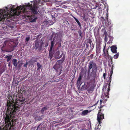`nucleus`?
Returning a JSON list of instances; mask_svg holds the SVG:
<instances>
[{"instance_id":"1","label":"nucleus","mask_w":130,"mask_h":130,"mask_svg":"<svg viewBox=\"0 0 130 130\" xmlns=\"http://www.w3.org/2000/svg\"><path fill=\"white\" fill-rule=\"evenodd\" d=\"M25 100V98L23 97H20L19 100L17 101L14 104L9 102L7 103V109L6 112V116L5 118V125L3 128L0 127V130H15V126L17 119H14L15 112L19 111L21 105Z\"/></svg>"},{"instance_id":"2","label":"nucleus","mask_w":130,"mask_h":130,"mask_svg":"<svg viewBox=\"0 0 130 130\" xmlns=\"http://www.w3.org/2000/svg\"><path fill=\"white\" fill-rule=\"evenodd\" d=\"M23 13L25 16L29 17V14H32L31 18L32 19V21L33 22H35L37 19V14H39L36 7L29 3H28V5L24 8Z\"/></svg>"},{"instance_id":"3","label":"nucleus","mask_w":130,"mask_h":130,"mask_svg":"<svg viewBox=\"0 0 130 130\" xmlns=\"http://www.w3.org/2000/svg\"><path fill=\"white\" fill-rule=\"evenodd\" d=\"M98 65L94 61H90L88 63V72L90 73L91 80L94 81L95 79L97 71L98 70Z\"/></svg>"},{"instance_id":"4","label":"nucleus","mask_w":130,"mask_h":130,"mask_svg":"<svg viewBox=\"0 0 130 130\" xmlns=\"http://www.w3.org/2000/svg\"><path fill=\"white\" fill-rule=\"evenodd\" d=\"M5 9H1L0 10V21H4L5 19H11L14 16L11 14V11L13 8H10V11L8 12V8L7 7H5Z\"/></svg>"},{"instance_id":"5","label":"nucleus","mask_w":130,"mask_h":130,"mask_svg":"<svg viewBox=\"0 0 130 130\" xmlns=\"http://www.w3.org/2000/svg\"><path fill=\"white\" fill-rule=\"evenodd\" d=\"M65 58L64 55L61 59L57 61L56 62V64L53 66V68L55 70L56 75L57 76L61 74V71H62V66L61 64L64 60Z\"/></svg>"},{"instance_id":"6","label":"nucleus","mask_w":130,"mask_h":130,"mask_svg":"<svg viewBox=\"0 0 130 130\" xmlns=\"http://www.w3.org/2000/svg\"><path fill=\"white\" fill-rule=\"evenodd\" d=\"M113 71V70L111 71V70H110V73H111V74L110 77L109 78V79H108V81H107L108 82L107 83H108V87L107 92L106 93L105 92L104 93V94H103V95H102V96L101 97L102 98V99H103V100L104 99V96L107 98H109V91L110 90V83L111 80V76L112 75Z\"/></svg>"},{"instance_id":"7","label":"nucleus","mask_w":130,"mask_h":130,"mask_svg":"<svg viewBox=\"0 0 130 130\" xmlns=\"http://www.w3.org/2000/svg\"><path fill=\"white\" fill-rule=\"evenodd\" d=\"M6 44L8 45V49L4 51L7 52H9L13 51L14 50V48L17 45L16 43L12 41H7L6 42Z\"/></svg>"},{"instance_id":"8","label":"nucleus","mask_w":130,"mask_h":130,"mask_svg":"<svg viewBox=\"0 0 130 130\" xmlns=\"http://www.w3.org/2000/svg\"><path fill=\"white\" fill-rule=\"evenodd\" d=\"M102 109H101L97 115V120L99 124L101 123V121L104 119V114L102 113Z\"/></svg>"},{"instance_id":"9","label":"nucleus","mask_w":130,"mask_h":130,"mask_svg":"<svg viewBox=\"0 0 130 130\" xmlns=\"http://www.w3.org/2000/svg\"><path fill=\"white\" fill-rule=\"evenodd\" d=\"M86 89L89 93L92 92L94 89V87L90 82H87L86 86Z\"/></svg>"},{"instance_id":"10","label":"nucleus","mask_w":130,"mask_h":130,"mask_svg":"<svg viewBox=\"0 0 130 130\" xmlns=\"http://www.w3.org/2000/svg\"><path fill=\"white\" fill-rule=\"evenodd\" d=\"M51 104L50 103H48L46 105L42 107L40 111V112L42 114H43L44 111H45L48 110V108L51 107Z\"/></svg>"},{"instance_id":"11","label":"nucleus","mask_w":130,"mask_h":130,"mask_svg":"<svg viewBox=\"0 0 130 130\" xmlns=\"http://www.w3.org/2000/svg\"><path fill=\"white\" fill-rule=\"evenodd\" d=\"M113 57H111L110 58V59L108 61V65L109 67H111V71L113 70V67H114L113 62Z\"/></svg>"},{"instance_id":"12","label":"nucleus","mask_w":130,"mask_h":130,"mask_svg":"<svg viewBox=\"0 0 130 130\" xmlns=\"http://www.w3.org/2000/svg\"><path fill=\"white\" fill-rule=\"evenodd\" d=\"M54 53V50H53V49H50L49 51V56L48 57V58H50V61L52 60V59Z\"/></svg>"},{"instance_id":"13","label":"nucleus","mask_w":130,"mask_h":130,"mask_svg":"<svg viewBox=\"0 0 130 130\" xmlns=\"http://www.w3.org/2000/svg\"><path fill=\"white\" fill-rule=\"evenodd\" d=\"M83 77V74L80 73L79 74V77L77 79V84L78 85H80L82 83H81V80L82 78Z\"/></svg>"},{"instance_id":"14","label":"nucleus","mask_w":130,"mask_h":130,"mask_svg":"<svg viewBox=\"0 0 130 130\" xmlns=\"http://www.w3.org/2000/svg\"><path fill=\"white\" fill-rule=\"evenodd\" d=\"M105 46L103 48V54L104 56L106 58H107V57H108V58H109V57L110 56H109V54L108 53V51L107 50L106 51V53L105 52Z\"/></svg>"},{"instance_id":"15","label":"nucleus","mask_w":130,"mask_h":130,"mask_svg":"<svg viewBox=\"0 0 130 130\" xmlns=\"http://www.w3.org/2000/svg\"><path fill=\"white\" fill-rule=\"evenodd\" d=\"M111 52L114 53H116L117 52V48L116 45H113L110 47Z\"/></svg>"},{"instance_id":"16","label":"nucleus","mask_w":130,"mask_h":130,"mask_svg":"<svg viewBox=\"0 0 130 130\" xmlns=\"http://www.w3.org/2000/svg\"><path fill=\"white\" fill-rule=\"evenodd\" d=\"M81 17H82L84 21H88V17L84 13L82 14L81 15Z\"/></svg>"},{"instance_id":"17","label":"nucleus","mask_w":130,"mask_h":130,"mask_svg":"<svg viewBox=\"0 0 130 130\" xmlns=\"http://www.w3.org/2000/svg\"><path fill=\"white\" fill-rule=\"evenodd\" d=\"M90 112V111H89L88 110H85L82 112L81 115H82L85 116L87 115L89 112Z\"/></svg>"},{"instance_id":"18","label":"nucleus","mask_w":130,"mask_h":130,"mask_svg":"<svg viewBox=\"0 0 130 130\" xmlns=\"http://www.w3.org/2000/svg\"><path fill=\"white\" fill-rule=\"evenodd\" d=\"M50 0H37L36 1V3L38 4L41 3H42L44 2H48Z\"/></svg>"},{"instance_id":"19","label":"nucleus","mask_w":130,"mask_h":130,"mask_svg":"<svg viewBox=\"0 0 130 130\" xmlns=\"http://www.w3.org/2000/svg\"><path fill=\"white\" fill-rule=\"evenodd\" d=\"M12 57V55H7L5 57V58L7 59V61L8 62L11 59Z\"/></svg>"},{"instance_id":"20","label":"nucleus","mask_w":130,"mask_h":130,"mask_svg":"<svg viewBox=\"0 0 130 130\" xmlns=\"http://www.w3.org/2000/svg\"><path fill=\"white\" fill-rule=\"evenodd\" d=\"M72 17L75 20L77 24H78L79 27H81L82 26L81 24L78 21V20L74 17L73 16Z\"/></svg>"},{"instance_id":"21","label":"nucleus","mask_w":130,"mask_h":130,"mask_svg":"<svg viewBox=\"0 0 130 130\" xmlns=\"http://www.w3.org/2000/svg\"><path fill=\"white\" fill-rule=\"evenodd\" d=\"M12 61H13V65L16 67L17 66V61L16 59H13Z\"/></svg>"},{"instance_id":"22","label":"nucleus","mask_w":130,"mask_h":130,"mask_svg":"<svg viewBox=\"0 0 130 130\" xmlns=\"http://www.w3.org/2000/svg\"><path fill=\"white\" fill-rule=\"evenodd\" d=\"M54 40V39H53V40L51 41V45L50 48V49H53V48L54 44V43L55 42Z\"/></svg>"},{"instance_id":"23","label":"nucleus","mask_w":130,"mask_h":130,"mask_svg":"<svg viewBox=\"0 0 130 130\" xmlns=\"http://www.w3.org/2000/svg\"><path fill=\"white\" fill-rule=\"evenodd\" d=\"M60 52L59 50L57 51L55 53V58L57 59L59 55Z\"/></svg>"},{"instance_id":"24","label":"nucleus","mask_w":130,"mask_h":130,"mask_svg":"<svg viewBox=\"0 0 130 130\" xmlns=\"http://www.w3.org/2000/svg\"><path fill=\"white\" fill-rule=\"evenodd\" d=\"M42 128L43 127L42 126V125H41V124H40L38 126L36 130H42Z\"/></svg>"},{"instance_id":"25","label":"nucleus","mask_w":130,"mask_h":130,"mask_svg":"<svg viewBox=\"0 0 130 130\" xmlns=\"http://www.w3.org/2000/svg\"><path fill=\"white\" fill-rule=\"evenodd\" d=\"M17 64H18V67L19 68H20L21 67L22 64V61H19L18 62Z\"/></svg>"},{"instance_id":"26","label":"nucleus","mask_w":130,"mask_h":130,"mask_svg":"<svg viewBox=\"0 0 130 130\" xmlns=\"http://www.w3.org/2000/svg\"><path fill=\"white\" fill-rule=\"evenodd\" d=\"M119 53H117V54L114 55L113 56V57L114 59H116L118 58L119 55Z\"/></svg>"},{"instance_id":"27","label":"nucleus","mask_w":130,"mask_h":130,"mask_svg":"<svg viewBox=\"0 0 130 130\" xmlns=\"http://www.w3.org/2000/svg\"><path fill=\"white\" fill-rule=\"evenodd\" d=\"M37 70L39 69L42 67V66L39 62L37 63Z\"/></svg>"},{"instance_id":"28","label":"nucleus","mask_w":130,"mask_h":130,"mask_svg":"<svg viewBox=\"0 0 130 130\" xmlns=\"http://www.w3.org/2000/svg\"><path fill=\"white\" fill-rule=\"evenodd\" d=\"M104 35H105V37H106L107 36V34L106 31V30H105L104 32Z\"/></svg>"},{"instance_id":"29","label":"nucleus","mask_w":130,"mask_h":130,"mask_svg":"<svg viewBox=\"0 0 130 130\" xmlns=\"http://www.w3.org/2000/svg\"><path fill=\"white\" fill-rule=\"evenodd\" d=\"M39 46V44L38 43H35V47L36 49H37Z\"/></svg>"},{"instance_id":"30","label":"nucleus","mask_w":130,"mask_h":130,"mask_svg":"<svg viewBox=\"0 0 130 130\" xmlns=\"http://www.w3.org/2000/svg\"><path fill=\"white\" fill-rule=\"evenodd\" d=\"M108 83H107L106 84H104V88H104H107V86L108 85Z\"/></svg>"},{"instance_id":"31","label":"nucleus","mask_w":130,"mask_h":130,"mask_svg":"<svg viewBox=\"0 0 130 130\" xmlns=\"http://www.w3.org/2000/svg\"><path fill=\"white\" fill-rule=\"evenodd\" d=\"M104 40L105 42L106 43L108 40L107 36L106 37H105Z\"/></svg>"},{"instance_id":"32","label":"nucleus","mask_w":130,"mask_h":130,"mask_svg":"<svg viewBox=\"0 0 130 130\" xmlns=\"http://www.w3.org/2000/svg\"><path fill=\"white\" fill-rule=\"evenodd\" d=\"M107 74L106 73H105L103 74V78L104 79H105L106 78V77Z\"/></svg>"},{"instance_id":"33","label":"nucleus","mask_w":130,"mask_h":130,"mask_svg":"<svg viewBox=\"0 0 130 130\" xmlns=\"http://www.w3.org/2000/svg\"><path fill=\"white\" fill-rule=\"evenodd\" d=\"M30 38L29 37H27L26 38V41L27 42H28V41L29 40Z\"/></svg>"},{"instance_id":"34","label":"nucleus","mask_w":130,"mask_h":130,"mask_svg":"<svg viewBox=\"0 0 130 130\" xmlns=\"http://www.w3.org/2000/svg\"><path fill=\"white\" fill-rule=\"evenodd\" d=\"M28 64V62H26V64H25L24 65V66L25 67H27V65Z\"/></svg>"},{"instance_id":"35","label":"nucleus","mask_w":130,"mask_h":130,"mask_svg":"<svg viewBox=\"0 0 130 130\" xmlns=\"http://www.w3.org/2000/svg\"><path fill=\"white\" fill-rule=\"evenodd\" d=\"M63 53H62V54H61L60 56H59L57 59H59L61 58L62 57V55H63Z\"/></svg>"},{"instance_id":"36","label":"nucleus","mask_w":130,"mask_h":130,"mask_svg":"<svg viewBox=\"0 0 130 130\" xmlns=\"http://www.w3.org/2000/svg\"><path fill=\"white\" fill-rule=\"evenodd\" d=\"M93 54H91L90 55V57L91 59H92L93 58Z\"/></svg>"},{"instance_id":"37","label":"nucleus","mask_w":130,"mask_h":130,"mask_svg":"<svg viewBox=\"0 0 130 130\" xmlns=\"http://www.w3.org/2000/svg\"><path fill=\"white\" fill-rule=\"evenodd\" d=\"M106 19H107V21H108V13H106Z\"/></svg>"},{"instance_id":"38","label":"nucleus","mask_w":130,"mask_h":130,"mask_svg":"<svg viewBox=\"0 0 130 130\" xmlns=\"http://www.w3.org/2000/svg\"><path fill=\"white\" fill-rule=\"evenodd\" d=\"M112 42L110 40H109L108 42L107 43H112Z\"/></svg>"},{"instance_id":"39","label":"nucleus","mask_w":130,"mask_h":130,"mask_svg":"<svg viewBox=\"0 0 130 130\" xmlns=\"http://www.w3.org/2000/svg\"><path fill=\"white\" fill-rule=\"evenodd\" d=\"M79 36H82V33H81V32H80L79 33Z\"/></svg>"},{"instance_id":"40","label":"nucleus","mask_w":130,"mask_h":130,"mask_svg":"<svg viewBox=\"0 0 130 130\" xmlns=\"http://www.w3.org/2000/svg\"><path fill=\"white\" fill-rule=\"evenodd\" d=\"M72 128L70 127L68 129H70V130H72Z\"/></svg>"},{"instance_id":"41","label":"nucleus","mask_w":130,"mask_h":130,"mask_svg":"<svg viewBox=\"0 0 130 130\" xmlns=\"http://www.w3.org/2000/svg\"><path fill=\"white\" fill-rule=\"evenodd\" d=\"M99 50V48H98V49L97 48H96V53H97V51H98V50Z\"/></svg>"},{"instance_id":"42","label":"nucleus","mask_w":130,"mask_h":130,"mask_svg":"<svg viewBox=\"0 0 130 130\" xmlns=\"http://www.w3.org/2000/svg\"><path fill=\"white\" fill-rule=\"evenodd\" d=\"M71 29L72 30H74V31H75V30L74 29H72V28Z\"/></svg>"},{"instance_id":"43","label":"nucleus","mask_w":130,"mask_h":130,"mask_svg":"<svg viewBox=\"0 0 130 130\" xmlns=\"http://www.w3.org/2000/svg\"><path fill=\"white\" fill-rule=\"evenodd\" d=\"M34 62H36L37 61V60H34Z\"/></svg>"},{"instance_id":"44","label":"nucleus","mask_w":130,"mask_h":130,"mask_svg":"<svg viewBox=\"0 0 130 130\" xmlns=\"http://www.w3.org/2000/svg\"><path fill=\"white\" fill-rule=\"evenodd\" d=\"M99 9H101V8L100 7H99L98 8Z\"/></svg>"},{"instance_id":"45","label":"nucleus","mask_w":130,"mask_h":130,"mask_svg":"<svg viewBox=\"0 0 130 130\" xmlns=\"http://www.w3.org/2000/svg\"><path fill=\"white\" fill-rule=\"evenodd\" d=\"M48 46V44H47V45H46H46H45V47H46V46Z\"/></svg>"},{"instance_id":"46","label":"nucleus","mask_w":130,"mask_h":130,"mask_svg":"<svg viewBox=\"0 0 130 130\" xmlns=\"http://www.w3.org/2000/svg\"><path fill=\"white\" fill-rule=\"evenodd\" d=\"M46 84H45V85H43V86H44Z\"/></svg>"},{"instance_id":"47","label":"nucleus","mask_w":130,"mask_h":130,"mask_svg":"<svg viewBox=\"0 0 130 130\" xmlns=\"http://www.w3.org/2000/svg\"><path fill=\"white\" fill-rule=\"evenodd\" d=\"M7 21H8L9 22H10V21H9L8 20H7Z\"/></svg>"},{"instance_id":"48","label":"nucleus","mask_w":130,"mask_h":130,"mask_svg":"<svg viewBox=\"0 0 130 130\" xmlns=\"http://www.w3.org/2000/svg\"><path fill=\"white\" fill-rule=\"evenodd\" d=\"M18 14H18V15L20 14V12H18Z\"/></svg>"},{"instance_id":"49","label":"nucleus","mask_w":130,"mask_h":130,"mask_svg":"<svg viewBox=\"0 0 130 130\" xmlns=\"http://www.w3.org/2000/svg\"><path fill=\"white\" fill-rule=\"evenodd\" d=\"M14 14L15 15H17V14H16V13H14Z\"/></svg>"},{"instance_id":"50","label":"nucleus","mask_w":130,"mask_h":130,"mask_svg":"<svg viewBox=\"0 0 130 130\" xmlns=\"http://www.w3.org/2000/svg\"><path fill=\"white\" fill-rule=\"evenodd\" d=\"M103 19H104V20H105V19H104V18H103Z\"/></svg>"},{"instance_id":"51","label":"nucleus","mask_w":130,"mask_h":130,"mask_svg":"<svg viewBox=\"0 0 130 130\" xmlns=\"http://www.w3.org/2000/svg\"><path fill=\"white\" fill-rule=\"evenodd\" d=\"M102 106H101L100 107V108H102Z\"/></svg>"},{"instance_id":"52","label":"nucleus","mask_w":130,"mask_h":130,"mask_svg":"<svg viewBox=\"0 0 130 130\" xmlns=\"http://www.w3.org/2000/svg\"><path fill=\"white\" fill-rule=\"evenodd\" d=\"M91 43H90V46H91Z\"/></svg>"}]
</instances>
